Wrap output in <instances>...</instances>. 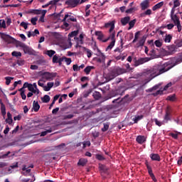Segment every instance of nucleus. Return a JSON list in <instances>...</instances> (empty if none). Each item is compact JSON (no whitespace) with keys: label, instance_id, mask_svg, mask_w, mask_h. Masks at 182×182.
I'll use <instances>...</instances> for the list:
<instances>
[{"label":"nucleus","instance_id":"1","mask_svg":"<svg viewBox=\"0 0 182 182\" xmlns=\"http://www.w3.org/2000/svg\"><path fill=\"white\" fill-rule=\"evenodd\" d=\"M168 65H170V63H165L164 64L154 66L149 70L151 76H152V77H156V76H159V75H163V73L168 72V70L171 69V67H168Z\"/></svg>","mask_w":182,"mask_h":182},{"label":"nucleus","instance_id":"2","mask_svg":"<svg viewBox=\"0 0 182 182\" xmlns=\"http://www.w3.org/2000/svg\"><path fill=\"white\" fill-rule=\"evenodd\" d=\"M125 70L124 69H122L119 67L114 68L111 70L109 73H108L105 75V79L107 82H110V80H113L114 77H117L119 75H123L124 73Z\"/></svg>","mask_w":182,"mask_h":182},{"label":"nucleus","instance_id":"3","mask_svg":"<svg viewBox=\"0 0 182 182\" xmlns=\"http://www.w3.org/2000/svg\"><path fill=\"white\" fill-rule=\"evenodd\" d=\"M116 32L113 31L109 36V37H107V38L105 39V41H103L104 43L107 42V41H109V39H111V42L109 43V45L107 47L106 50H112V49H113V47L114 46V43H116Z\"/></svg>","mask_w":182,"mask_h":182},{"label":"nucleus","instance_id":"4","mask_svg":"<svg viewBox=\"0 0 182 182\" xmlns=\"http://www.w3.org/2000/svg\"><path fill=\"white\" fill-rule=\"evenodd\" d=\"M48 12L47 10H41V9H30L28 11L29 14H33V15H41L40 21L41 22H45V15Z\"/></svg>","mask_w":182,"mask_h":182},{"label":"nucleus","instance_id":"5","mask_svg":"<svg viewBox=\"0 0 182 182\" xmlns=\"http://www.w3.org/2000/svg\"><path fill=\"white\" fill-rule=\"evenodd\" d=\"M57 75L58 74L56 73H49V72L41 73V80H45V82H46V80H48V81L53 80V79L56 77Z\"/></svg>","mask_w":182,"mask_h":182},{"label":"nucleus","instance_id":"6","mask_svg":"<svg viewBox=\"0 0 182 182\" xmlns=\"http://www.w3.org/2000/svg\"><path fill=\"white\" fill-rule=\"evenodd\" d=\"M0 35L1 39H4L7 43H15L16 42V39L8 34H5V33H0Z\"/></svg>","mask_w":182,"mask_h":182},{"label":"nucleus","instance_id":"7","mask_svg":"<svg viewBox=\"0 0 182 182\" xmlns=\"http://www.w3.org/2000/svg\"><path fill=\"white\" fill-rule=\"evenodd\" d=\"M170 120H171V108L168 106L165 111V115L164 117V122L168 123Z\"/></svg>","mask_w":182,"mask_h":182},{"label":"nucleus","instance_id":"8","mask_svg":"<svg viewBox=\"0 0 182 182\" xmlns=\"http://www.w3.org/2000/svg\"><path fill=\"white\" fill-rule=\"evenodd\" d=\"M150 60L149 58H140L138 60L134 58V66H140V65H143L144 63H146V62H149Z\"/></svg>","mask_w":182,"mask_h":182},{"label":"nucleus","instance_id":"9","mask_svg":"<svg viewBox=\"0 0 182 182\" xmlns=\"http://www.w3.org/2000/svg\"><path fill=\"white\" fill-rule=\"evenodd\" d=\"M80 4V0H68L65 1V5H68L70 8H76Z\"/></svg>","mask_w":182,"mask_h":182},{"label":"nucleus","instance_id":"10","mask_svg":"<svg viewBox=\"0 0 182 182\" xmlns=\"http://www.w3.org/2000/svg\"><path fill=\"white\" fill-rule=\"evenodd\" d=\"M105 28H110L109 33H112L114 30V21H109L105 25Z\"/></svg>","mask_w":182,"mask_h":182},{"label":"nucleus","instance_id":"11","mask_svg":"<svg viewBox=\"0 0 182 182\" xmlns=\"http://www.w3.org/2000/svg\"><path fill=\"white\" fill-rule=\"evenodd\" d=\"M136 141L139 144H143V143H146V136L143 135H139L138 136H136Z\"/></svg>","mask_w":182,"mask_h":182},{"label":"nucleus","instance_id":"12","mask_svg":"<svg viewBox=\"0 0 182 182\" xmlns=\"http://www.w3.org/2000/svg\"><path fill=\"white\" fill-rule=\"evenodd\" d=\"M149 157L153 161H160L161 160L160 155L158 154H151Z\"/></svg>","mask_w":182,"mask_h":182},{"label":"nucleus","instance_id":"13","mask_svg":"<svg viewBox=\"0 0 182 182\" xmlns=\"http://www.w3.org/2000/svg\"><path fill=\"white\" fill-rule=\"evenodd\" d=\"M140 6H141L142 11H146V9H147V8H149V6H150L149 0H145V1H142L141 3Z\"/></svg>","mask_w":182,"mask_h":182},{"label":"nucleus","instance_id":"14","mask_svg":"<svg viewBox=\"0 0 182 182\" xmlns=\"http://www.w3.org/2000/svg\"><path fill=\"white\" fill-rule=\"evenodd\" d=\"M23 50L24 53H28V55H33V50L26 45L23 46Z\"/></svg>","mask_w":182,"mask_h":182},{"label":"nucleus","instance_id":"15","mask_svg":"<svg viewBox=\"0 0 182 182\" xmlns=\"http://www.w3.org/2000/svg\"><path fill=\"white\" fill-rule=\"evenodd\" d=\"M97 62L106 65V55L103 53H101V56L100 58H97Z\"/></svg>","mask_w":182,"mask_h":182},{"label":"nucleus","instance_id":"16","mask_svg":"<svg viewBox=\"0 0 182 182\" xmlns=\"http://www.w3.org/2000/svg\"><path fill=\"white\" fill-rule=\"evenodd\" d=\"M6 123H7L8 124H12V123H14V119H12V114H11V112H7Z\"/></svg>","mask_w":182,"mask_h":182},{"label":"nucleus","instance_id":"17","mask_svg":"<svg viewBox=\"0 0 182 182\" xmlns=\"http://www.w3.org/2000/svg\"><path fill=\"white\" fill-rule=\"evenodd\" d=\"M95 36H97L98 41H101L102 42L105 41V39H103L105 38V35H103L102 31H95Z\"/></svg>","mask_w":182,"mask_h":182},{"label":"nucleus","instance_id":"18","mask_svg":"<svg viewBox=\"0 0 182 182\" xmlns=\"http://www.w3.org/2000/svg\"><path fill=\"white\" fill-rule=\"evenodd\" d=\"M147 37L146 36H144L139 41V43L136 44L137 48H140V46H144V43H146V39Z\"/></svg>","mask_w":182,"mask_h":182},{"label":"nucleus","instance_id":"19","mask_svg":"<svg viewBox=\"0 0 182 182\" xmlns=\"http://www.w3.org/2000/svg\"><path fill=\"white\" fill-rule=\"evenodd\" d=\"M130 22V17L129 16H126L124 18H122L121 19V23L123 26H126L127 23H129Z\"/></svg>","mask_w":182,"mask_h":182},{"label":"nucleus","instance_id":"20","mask_svg":"<svg viewBox=\"0 0 182 182\" xmlns=\"http://www.w3.org/2000/svg\"><path fill=\"white\" fill-rule=\"evenodd\" d=\"M171 21H173L174 25H177L180 23V18H178V16H177V14H175L174 16H171Z\"/></svg>","mask_w":182,"mask_h":182},{"label":"nucleus","instance_id":"21","mask_svg":"<svg viewBox=\"0 0 182 182\" xmlns=\"http://www.w3.org/2000/svg\"><path fill=\"white\" fill-rule=\"evenodd\" d=\"M33 109L34 112H39V109H41V105H39V102H38L36 101H33Z\"/></svg>","mask_w":182,"mask_h":182},{"label":"nucleus","instance_id":"22","mask_svg":"<svg viewBox=\"0 0 182 182\" xmlns=\"http://www.w3.org/2000/svg\"><path fill=\"white\" fill-rule=\"evenodd\" d=\"M87 163V159H80L77 162V166H82V167H85Z\"/></svg>","mask_w":182,"mask_h":182},{"label":"nucleus","instance_id":"23","mask_svg":"<svg viewBox=\"0 0 182 182\" xmlns=\"http://www.w3.org/2000/svg\"><path fill=\"white\" fill-rule=\"evenodd\" d=\"M53 85H55L54 82H48L47 86L46 85L44 87V91L49 92V90H50V89L53 87Z\"/></svg>","mask_w":182,"mask_h":182},{"label":"nucleus","instance_id":"24","mask_svg":"<svg viewBox=\"0 0 182 182\" xmlns=\"http://www.w3.org/2000/svg\"><path fill=\"white\" fill-rule=\"evenodd\" d=\"M93 69H95L94 66L88 65L84 69V72L86 73V75H90V72H92V70Z\"/></svg>","mask_w":182,"mask_h":182},{"label":"nucleus","instance_id":"25","mask_svg":"<svg viewBox=\"0 0 182 182\" xmlns=\"http://www.w3.org/2000/svg\"><path fill=\"white\" fill-rule=\"evenodd\" d=\"M41 100L43 103H49V102H50V97L48 95H46L43 96V97H41Z\"/></svg>","mask_w":182,"mask_h":182},{"label":"nucleus","instance_id":"26","mask_svg":"<svg viewBox=\"0 0 182 182\" xmlns=\"http://www.w3.org/2000/svg\"><path fill=\"white\" fill-rule=\"evenodd\" d=\"M55 53H56V51H55L53 50H48L46 51V55L49 56V58H52V57L55 56Z\"/></svg>","mask_w":182,"mask_h":182},{"label":"nucleus","instance_id":"27","mask_svg":"<svg viewBox=\"0 0 182 182\" xmlns=\"http://www.w3.org/2000/svg\"><path fill=\"white\" fill-rule=\"evenodd\" d=\"M173 39V36L170 34H166L164 38V42L166 43H170L171 42V40Z\"/></svg>","mask_w":182,"mask_h":182},{"label":"nucleus","instance_id":"28","mask_svg":"<svg viewBox=\"0 0 182 182\" xmlns=\"http://www.w3.org/2000/svg\"><path fill=\"white\" fill-rule=\"evenodd\" d=\"M181 62H182V57L178 58V59L176 60V62L174 63L173 65H170V63H169V65H168V68H171V69H173V68H174V66L178 65V63H181Z\"/></svg>","mask_w":182,"mask_h":182},{"label":"nucleus","instance_id":"29","mask_svg":"<svg viewBox=\"0 0 182 182\" xmlns=\"http://www.w3.org/2000/svg\"><path fill=\"white\" fill-rule=\"evenodd\" d=\"M77 33H79V31H77V30L70 33L68 34V41H70L71 38H75V36H76L77 35Z\"/></svg>","mask_w":182,"mask_h":182},{"label":"nucleus","instance_id":"30","mask_svg":"<svg viewBox=\"0 0 182 182\" xmlns=\"http://www.w3.org/2000/svg\"><path fill=\"white\" fill-rule=\"evenodd\" d=\"M94 99H95V100H99V99H100L102 97V94H100L99 92L95 91L93 95H92Z\"/></svg>","mask_w":182,"mask_h":182},{"label":"nucleus","instance_id":"31","mask_svg":"<svg viewBox=\"0 0 182 182\" xmlns=\"http://www.w3.org/2000/svg\"><path fill=\"white\" fill-rule=\"evenodd\" d=\"M1 110L2 116L5 117V116L6 115V107H5V105H4V103H1Z\"/></svg>","mask_w":182,"mask_h":182},{"label":"nucleus","instance_id":"32","mask_svg":"<svg viewBox=\"0 0 182 182\" xmlns=\"http://www.w3.org/2000/svg\"><path fill=\"white\" fill-rule=\"evenodd\" d=\"M68 18H69V14H67L65 15L64 18L63 19V22H64V26H65V28L69 27V23L66 22Z\"/></svg>","mask_w":182,"mask_h":182},{"label":"nucleus","instance_id":"33","mask_svg":"<svg viewBox=\"0 0 182 182\" xmlns=\"http://www.w3.org/2000/svg\"><path fill=\"white\" fill-rule=\"evenodd\" d=\"M129 27L128 28V31H130V29L133 28L134 27V25H136V19H134L129 22Z\"/></svg>","mask_w":182,"mask_h":182},{"label":"nucleus","instance_id":"34","mask_svg":"<svg viewBox=\"0 0 182 182\" xmlns=\"http://www.w3.org/2000/svg\"><path fill=\"white\" fill-rule=\"evenodd\" d=\"M166 100H169V102H174L176 100V94L168 95L166 97Z\"/></svg>","mask_w":182,"mask_h":182},{"label":"nucleus","instance_id":"35","mask_svg":"<svg viewBox=\"0 0 182 182\" xmlns=\"http://www.w3.org/2000/svg\"><path fill=\"white\" fill-rule=\"evenodd\" d=\"M100 169L103 172V173H107L109 171V168L106 166L105 165H101L100 166Z\"/></svg>","mask_w":182,"mask_h":182},{"label":"nucleus","instance_id":"36","mask_svg":"<svg viewBox=\"0 0 182 182\" xmlns=\"http://www.w3.org/2000/svg\"><path fill=\"white\" fill-rule=\"evenodd\" d=\"M52 128H50L49 129H47V130H46V131H44V132H42L41 133V137H44V136H46V134H48V133H52Z\"/></svg>","mask_w":182,"mask_h":182},{"label":"nucleus","instance_id":"37","mask_svg":"<svg viewBox=\"0 0 182 182\" xmlns=\"http://www.w3.org/2000/svg\"><path fill=\"white\" fill-rule=\"evenodd\" d=\"M12 56H14L15 58H21L22 56V53L18 52V51H13L11 53Z\"/></svg>","mask_w":182,"mask_h":182},{"label":"nucleus","instance_id":"38","mask_svg":"<svg viewBox=\"0 0 182 182\" xmlns=\"http://www.w3.org/2000/svg\"><path fill=\"white\" fill-rule=\"evenodd\" d=\"M16 63L18 66H23V65H25V60L18 58L16 61Z\"/></svg>","mask_w":182,"mask_h":182},{"label":"nucleus","instance_id":"39","mask_svg":"<svg viewBox=\"0 0 182 182\" xmlns=\"http://www.w3.org/2000/svg\"><path fill=\"white\" fill-rule=\"evenodd\" d=\"M76 41L80 45H83V34H80L78 38H76Z\"/></svg>","mask_w":182,"mask_h":182},{"label":"nucleus","instance_id":"40","mask_svg":"<svg viewBox=\"0 0 182 182\" xmlns=\"http://www.w3.org/2000/svg\"><path fill=\"white\" fill-rule=\"evenodd\" d=\"M84 50L87 52V58H92V53L91 50L86 48V47H84Z\"/></svg>","mask_w":182,"mask_h":182},{"label":"nucleus","instance_id":"41","mask_svg":"<svg viewBox=\"0 0 182 182\" xmlns=\"http://www.w3.org/2000/svg\"><path fill=\"white\" fill-rule=\"evenodd\" d=\"M137 11V9L136 7H132L129 9L126 10V14H133V12H136Z\"/></svg>","mask_w":182,"mask_h":182},{"label":"nucleus","instance_id":"42","mask_svg":"<svg viewBox=\"0 0 182 182\" xmlns=\"http://www.w3.org/2000/svg\"><path fill=\"white\" fill-rule=\"evenodd\" d=\"M5 80H6V85L7 86H9V85H11V80H14V77H6Z\"/></svg>","mask_w":182,"mask_h":182},{"label":"nucleus","instance_id":"43","mask_svg":"<svg viewBox=\"0 0 182 182\" xmlns=\"http://www.w3.org/2000/svg\"><path fill=\"white\" fill-rule=\"evenodd\" d=\"M95 159H97V160H99L100 161H103V160H105V156L99 154H97L95 155Z\"/></svg>","mask_w":182,"mask_h":182},{"label":"nucleus","instance_id":"44","mask_svg":"<svg viewBox=\"0 0 182 182\" xmlns=\"http://www.w3.org/2000/svg\"><path fill=\"white\" fill-rule=\"evenodd\" d=\"M169 52H171V53H174V52H176V46L174 45H172V46H170L168 48Z\"/></svg>","mask_w":182,"mask_h":182},{"label":"nucleus","instance_id":"45","mask_svg":"<svg viewBox=\"0 0 182 182\" xmlns=\"http://www.w3.org/2000/svg\"><path fill=\"white\" fill-rule=\"evenodd\" d=\"M159 87H160V85H154L153 87L148 89V90H146V92H153L154 90H157V89H159Z\"/></svg>","mask_w":182,"mask_h":182},{"label":"nucleus","instance_id":"46","mask_svg":"<svg viewBox=\"0 0 182 182\" xmlns=\"http://www.w3.org/2000/svg\"><path fill=\"white\" fill-rule=\"evenodd\" d=\"M154 44L156 46V48H161V46H163V43L161 42L160 40L155 41Z\"/></svg>","mask_w":182,"mask_h":182},{"label":"nucleus","instance_id":"47","mask_svg":"<svg viewBox=\"0 0 182 182\" xmlns=\"http://www.w3.org/2000/svg\"><path fill=\"white\" fill-rule=\"evenodd\" d=\"M46 82L45 80H42V78L40 79L38 81V86H40L41 87H43V90H45V84H43V82Z\"/></svg>","mask_w":182,"mask_h":182},{"label":"nucleus","instance_id":"48","mask_svg":"<svg viewBox=\"0 0 182 182\" xmlns=\"http://www.w3.org/2000/svg\"><path fill=\"white\" fill-rule=\"evenodd\" d=\"M154 122H155V124L156 126H159V127H161V126H163V122L159 121V119L157 118H155L154 119Z\"/></svg>","mask_w":182,"mask_h":182},{"label":"nucleus","instance_id":"49","mask_svg":"<svg viewBox=\"0 0 182 182\" xmlns=\"http://www.w3.org/2000/svg\"><path fill=\"white\" fill-rule=\"evenodd\" d=\"M58 60H59V55H54L53 56V63H58Z\"/></svg>","mask_w":182,"mask_h":182},{"label":"nucleus","instance_id":"50","mask_svg":"<svg viewBox=\"0 0 182 182\" xmlns=\"http://www.w3.org/2000/svg\"><path fill=\"white\" fill-rule=\"evenodd\" d=\"M92 89H89L87 91H85L84 92V97L85 98L88 97L89 95H90V93H92Z\"/></svg>","mask_w":182,"mask_h":182},{"label":"nucleus","instance_id":"51","mask_svg":"<svg viewBox=\"0 0 182 182\" xmlns=\"http://www.w3.org/2000/svg\"><path fill=\"white\" fill-rule=\"evenodd\" d=\"M151 14V9H147L144 13L141 14V17L146 16V15H150Z\"/></svg>","mask_w":182,"mask_h":182},{"label":"nucleus","instance_id":"52","mask_svg":"<svg viewBox=\"0 0 182 182\" xmlns=\"http://www.w3.org/2000/svg\"><path fill=\"white\" fill-rule=\"evenodd\" d=\"M77 19L73 16H69L67 22H76Z\"/></svg>","mask_w":182,"mask_h":182},{"label":"nucleus","instance_id":"53","mask_svg":"<svg viewBox=\"0 0 182 182\" xmlns=\"http://www.w3.org/2000/svg\"><path fill=\"white\" fill-rule=\"evenodd\" d=\"M109 130V124L104 123V127L102 128V132H107Z\"/></svg>","mask_w":182,"mask_h":182},{"label":"nucleus","instance_id":"54","mask_svg":"<svg viewBox=\"0 0 182 182\" xmlns=\"http://www.w3.org/2000/svg\"><path fill=\"white\" fill-rule=\"evenodd\" d=\"M180 0H173V7L178 8V6H180Z\"/></svg>","mask_w":182,"mask_h":182},{"label":"nucleus","instance_id":"55","mask_svg":"<svg viewBox=\"0 0 182 182\" xmlns=\"http://www.w3.org/2000/svg\"><path fill=\"white\" fill-rule=\"evenodd\" d=\"M64 60L66 63V65H68V66H69V65L72 63V58H68L66 57H64Z\"/></svg>","mask_w":182,"mask_h":182},{"label":"nucleus","instance_id":"56","mask_svg":"<svg viewBox=\"0 0 182 182\" xmlns=\"http://www.w3.org/2000/svg\"><path fill=\"white\" fill-rule=\"evenodd\" d=\"M37 65H45L46 63V61L43 59H40L36 61Z\"/></svg>","mask_w":182,"mask_h":182},{"label":"nucleus","instance_id":"57","mask_svg":"<svg viewBox=\"0 0 182 182\" xmlns=\"http://www.w3.org/2000/svg\"><path fill=\"white\" fill-rule=\"evenodd\" d=\"M63 60H65V56H63L61 58L58 57V63L59 66H62V63L63 62Z\"/></svg>","mask_w":182,"mask_h":182},{"label":"nucleus","instance_id":"58","mask_svg":"<svg viewBox=\"0 0 182 182\" xmlns=\"http://www.w3.org/2000/svg\"><path fill=\"white\" fill-rule=\"evenodd\" d=\"M163 92H164V90H157L156 93H154L152 95L153 96H159V95H163Z\"/></svg>","mask_w":182,"mask_h":182},{"label":"nucleus","instance_id":"59","mask_svg":"<svg viewBox=\"0 0 182 182\" xmlns=\"http://www.w3.org/2000/svg\"><path fill=\"white\" fill-rule=\"evenodd\" d=\"M147 170L150 177L154 175V173H153V169H151V166H148Z\"/></svg>","mask_w":182,"mask_h":182},{"label":"nucleus","instance_id":"60","mask_svg":"<svg viewBox=\"0 0 182 182\" xmlns=\"http://www.w3.org/2000/svg\"><path fill=\"white\" fill-rule=\"evenodd\" d=\"M82 149H85L86 146H87L88 147H90V141H85V142H82Z\"/></svg>","mask_w":182,"mask_h":182},{"label":"nucleus","instance_id":"61","mask_svg":"<svg viewBox=\"0 0 182 182\" xmlns=\"http://www.w3.org/2000/svg\"><path fill=\"white\" fill-rule=\"evenodd\" d=\"M63 120H66L67 119H73V114H68L63 116Z\"/></svg>","mask_w":182,"mask_h":182},{"label":"nucleus","instance_id":"62","mask_svg":"<svg viewBox=\"0 0 182 182\" xmlns=\"http://www.w3.org/2000/svg\"><path fill=\"white\" fill-rule=\"evenodd\" d=\"M37 21H38L37 17H34L31 19V22L32 25H36Z\"/></svg>","mask_w":182,"mask_h":182},{"label":"nucleus","instance_id":"63","mask_svg":"<svg viewBox=\"0 0 182 182\" xmlns=\"http://www.w3.org/2000/svg\"><path fill=\"white\" fill-rule=\"evenodd\" d=\"M20 26H22L24 29H28V23L24 21L21 23Z\"/></svg>","mask_w":182,"mask_h":182},{"label":"nucleus","instance_id":"64","mask_svg":"<svg viewBox=\"0 0 182 182\" xmlns=\"http://www.w3.org/2000/svg\"><path fill=\"white\" fill-rule=\"evenodd\" d=\"M17 45L18 46H19L20 48H22L23 49V47L26 46L25 43L21 42V41H17Z\"/></svg>","mask_w":182,"mask_h":182}]
</instances>
